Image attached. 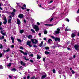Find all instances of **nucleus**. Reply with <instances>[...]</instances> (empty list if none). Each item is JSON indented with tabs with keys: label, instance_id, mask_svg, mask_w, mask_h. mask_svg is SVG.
<instances>
[{
	"label": "nucleus",
	"instance_id": "nucleus-1",
	"mask_svg": "<svg viewBox=\"0 0 79 79\" xmlns=\"http://www.w3.org/2000/svg\"><path fill=\"white\" fill-rule=\"evenodd\" d=\"M51 37H52V38L53 39H54L55 41L56 42H57V41H60V38H58V37L55 38L53 36H52Z\"/></svg>",
	"mask_w": 79,
	"mask_h": 79
},
{
	"label": "nucleus",
	"instance_id": "nucleus-2",
	"mask_svg": "<svg viewBox=\"0 0 79 79\" xmlns=\"http://www.w3.org/2000/svg\"><path fill=\"white\" fill-rule=\"evenodd\" d=\"M33 28L34 29H35V31L36 32H37L39 31V27L37 26V25H34L33 27Z\"/></svg>",
	"mask_w": 79,
	"mask_h": 79
},
{
	"label": "nucleus",
	"instance_id": "nucleus-3",
	"mask_svg": "<svg viewBox=\"0 0 79 79\" xmlns=\"http://www.w3.org/2000/svg\"><path fill=\"white\" fill-rule=\"evenodd\" d=\"M74 48L76 50H77V51H79V45L77 44H75L74 46Z\"/></svg>",
	"mask_w": 79,
	"mask_h": 79
},
{
	"label": "nucleus",
	"instance_id": "nucleus-4",
	"mask_svg": "<svg viewBox=\"0 0 79 79\" xmlns=\"http://www.w3.org/2000/svg\"><path fill=\"white\" fill-rule=\"evenodd\" d=\"M31 41L27 42V45L31 47H32V45H31Z\"/></svg>",
	"mask_w": 79,
	"mask_h": 79
},
{
	"label": "nucleus",
	"instance_id": "nucleus-5",
	"mask_svg": "<svg viewBox=\"0 0 79 79\" xmlns=\"http://www.w3.org/2000/svg\"><path fill=\"white\" fill-rule=\"evenodd\" d=\"M20 52H21V53H23L24 55L27 56V53L26 52H24V51L22 50H19Z\"/></svg>",
	"mask_w": 79,
	"mask_h": 79
},
{
	"label": "nucleus",
	"instance_id": "nucleus-6",
	"mask_svg": "<svg viewBox=\"0 0 79 79\" xmlns=\"http://www.w3.org/2000/svg\"><path fill=\"white\" fill-rule=\"evenodd\" d=\"M4 21L3 22V23L4 24H6L7 23V19H6V17L4 18Z\"/></svg>",
	"mask_w": 79,
	"mask_h": 79
},
{
	"label": "nucleus",
	"instance_id": "nucleus-7",
	"mask_svg": "<svg viewBox=\"0 0 79 79\" xmlns=\"http://www.w3.org/2000/svg\"><path fill=\"white\" fill-rule=\"evenodd\" d=\"M24 16V15L23 14H20L19 15L18 17L19 18H23V17Z\"/></svg>",
	"mask_w": 79,
	"mask_h": 79
},
{
	"label": "nucleus",
	"instance_id": "nucleus-8",
	"mask_svg": "<svg viewBox=\"0 0 79 79\" xmlns=\"http://www.w3.org/2000/svg\"><path fill=\"white\" fill-rule=\"evenodd\" d=\"M17 24L18 25H19L21 24V22L19 19H17Z\"/></svg>",
	"mask_w": 79,
	"mask_h": 79
},
{
	"label": "nucleus",
	"instance_id": "nucleus-9",
	"mask_svg": "<svg viewBox=\"0 0 79 79\" xmlns=\"http://www.w3.org/2000/svg\"><path fill=\"white\" fill-rule=\"evenodd\" d=\"M20 63L22 65H23V66H26V63H23V62L22 61H21Z\"/></svg>",
	"mask_w": 79,
	"mask_h": 79
},
{
	"label": "nucleus",
	"instance_id": "nucleus-10",
	"mask_svg": "<svg viewBox=\"0 0 79 79\" xmlns=\"http://www.w3.org/2000/svg\"><path fill=\"white\" fill-rule=\"evenodd\" d=\"M71 36L72 38H74V37H76V34H74V33H72L71 34Z\"/></svg>",
	"mask_w": 79,
	"mask_h": 79
},
{
	"label": "nucleus",
	"instance_id": "nucleus-11",
	"mask_svg": "<svg viewBox=\"0 0 79 79\" xmlns=\"http://www.w3.org/2000/svg\"><path fill=\"white\" fill-rule=\"evenodd\" d=\"M11 40H12V43L13 44L14 43V42H15V39H14V38L13 36H11Z\"/></svg>",
	"mask_w": 79,
	"mask_h": 79
},
{
	"label": "nucleus",
	"instance_id": "nucleus-12",
	"mask_svg": "<svg viewBox=\"0 0 79 79\" xmlns=\"http://www.w3.org/2000/svg\"><path fill=\"white\" fill-rule=\"evenodd\" d=\"M2 22H0V26H2ZM0 30L1 31H4L3 30V27H0Z\"/></svg>",
	"mask_w": 79,
	"mask_h": 79
},
{
	"label": "nucleus",
	"instance_id": "nucleus-13",
	"mask_svg": "<svg viewBox=\"0 0 79 79\" xmlns=\"http://www.w3.org/2000/svg\"><path fill=\"white\" fill-rule=\"evenodd\" d=\"M12 15V17H15V14L14 13V12H13L12 13H10Z\"/></svg>",
	"mask_w": 79,
	"mask_h": 79
},
{
	"label": "nucleus",
	"instance_id": "nucleus-14",
	"mask_svg": "<svg viewBox=\"0 0 79 79\" xmlns=\"http://www.w3.org/2000/svg\"><path fill=\"white\" fill-rule=\"evenodd\" d=\"M44 53L45 55H48L49 54H50V53L48 51H45L44 52Z\"/></svg>",
	"mask_w": 79,
	"mask_h": 79
},
{
	"label": "nucleus",
	"instance_id": "nucleus-15",
	"mask_svg": "<svg viewBox=\"0 0 79 79\" xmlns=\"http://www.w3.org/2000/svg\"><path fill=\"white\" fill-rule=\"evenodd\" d=\"M11 63H9V64L7 65V67H11Z\"/></svg>",
	"mask_w": 79,
	"mask_h": 79
},
{
	"label": "nucleus",
	"instance_id": "nucleus-16",
	"mask_svg": "<svg viewBox=\"0 0 79 79\" xmlns=\"http://www.w3.org/2000/svg\"><path fill=\"white\" fill-rule=\"evenodd\" d=\"M34 40L35 41V42H34V44H36L37 43H38V41L36 39H34Z\"/></svg>",
	"mask_w": 79,
	"mask_h": 79
},
{
	"label": "nucleus",
	"instance_id": "nucleus-17",
	"mask_svg": "<svg viewBox=\"0 0 79 79\" xmlns=\"http://www.w3.org/2000/svg\"><path fill=\"white\" fill-rule=\"evenodd\" d=\"M11 71H14V72H15L16 71V69L14 68L12 69H10Z\"/></svg>",
	"mask_w": 79,
	"mask_h": 79
},
{
	"label": "nucleus",
	"instance_id": "nucleus-18",
	"mask_svg": "<svg viewBox=\"0 0 79 79\" xmlns=\"http://www.w3.org/2000/svg\"><path fill=\"white\" fill-rule=\"evenodd\" d=\"M27 37H28V39H31V38H32V36L31 35H30L28 36H27Z\"/></svg>",
	"mask_w": 79,
	"mask_h": 79
},
{
	"label": "nucleus",
	"instance_id": "nucleus-19",
	"mask_svg": "<svg viewBox=\"0 0 79 79\" xmlns=\"http://www.w3.org/2000/svg\"><path fill=\"white\" fill-rule=\"evenodd\" d=\"M40 58H41V57H40V56H39V55H37V59L38 60H40Z\"/></svg>",
	"mask_w": 79,
	"mask_h": 79
},
{
	"label": "nucleus",
	"instance_id": "nucleus-20",
	"mask_svg": "<svg viewBox=\"0 0 79 79\" xmlns=\"http://www.w3.org/2000/svg\"><path fill=\"white\" fill-rule=\"evenodd\" d=\"M46 77H47V75H43L41 77V79H44V78H45Z\"/></svg>",
	"mask_w": 79,
	"mask_h": 79
},
{
	"label": "nucleus",
	"instance_id": "nucleus-21",
	"mask_svg": "<svg viewBox=\"0 0 79 79\" xmlns=\"http://www.w3.org/2000/svg\"><path fill=\"white\" fill-rule=\"evenodd\" d=\"M43 45V41H41V43L40 44L39 46L41 47L42 46V45Z\"/></svg>",
	"mask_w": 79,
	"mask_h": 79
},
{
	"label": "nucleus",
	"instance_id": "nucleus-22",
	"mask_svg": "<svg viewBox=\"0 0 79 79\" xmlns=\"http://www.w3.org/2000/svg\"><path fill=\"white\" fill-rule=\"evenodd\" d=\"M17 40L18 42H20V43L22 42V41H21V40L20 39H17Z\"/></svg>",
	"mask_w": 79,
	"mask_h": 79
},
{
	"label": "nucleus",
	"instance_id": "nucleus-23",
	"mask_svg": "<svg viewBox=\"0 0 79 79\" xmlns=\"http://www.w3.org/2000/svg\"><path fill=\"white\" fill-rule=\"evenodd\" d=\"M19 32L20 34H23V33H24V30H21Z\"/></svg>",
	"mask_w": 79,
	"mask_h": 79
},
{
	"label": "nucleus",
	"instance_id": "nucleus-24",
	"mask_svg": "<svg viewBox=\"0 0 79 79\" xmlns=\"http://www.w3.org/2000/svg\"><path fill=\"white\" fill-rule=\"evenodd\" d=\"M55 33L56 34H60V31H55Z\"/></svg>",
	"mask_w": 79,
	"mask_h": 79
},
{
	"label": "nucleus",
	"instance_id": "nucleus-25",
	"mask_svg": "<svg viewBox=\"0 0 79 79\" xmlns=\"http://www.w3.org/2000/svg\"><path fill=\"white\" fill-rule=\"evenodd\" d=\"M45 50H49L50 49V48L48 47H45Z\"/></svg>",
	"mask_w": 79,
	"mask_h": 79
},
{
	"label": "nucleus",
	"instance_id": "nucleus-26",
	"mask_svg": "<svg viewBox=\"0 0 79 79\" xmlns=\"http://www.w3.org/2000/svg\"><path fill=\"white\" fill-rule=\"evenodd\" d=\"M50 41H51V42H52V39H49L48 40V43H49V44H50Z\"/></svg>",
	"mask_w": 79,
	"mask_h": 79
},
{
	"label": "nucleus",
	"instance_id": "nucleus-27",
	"mask_svg": "<svg viewBox=\"0 0 79 79\" xmlns=\"http://www.w3.org/2000/svg\"><path fill=\"white\" fill-rule=\"evenodd\" d=\"M5 39V37H4V36H2V37H0V40H2V39Z\"/></svg>",
	"mask_w": 79,
	"mask_h": 79
},
{
	"label": "nucleus",
	"instance_id": "nucleus-28",
	"mask_svg": "<svg viewBox=\"0 0 79 79\" xmlns=\"http://www.w3.org/2000/svg\"><path fill=\"white\" fill-rule=\"evenodd\" d=\"M71 73L72 74H75V72L74 71V70H72L71 71Z\"/></svg>",
	"mask_w": 79,
	"mask_h": 79
},
{
	"label": "nucleus",
	"instance_id": "nucleus-29",
	"mask_svg": "<svg viewBox=\"0 0 79 79\" xmlns=\"http://www.w3.org/2000/svg\"><path fill=\"white\" fill-rule=\"evenodd\" d=\"M6 51L7 52H10V51H11V50H10V48H8L6 50Z\"/></svg>",
	"mask_w": 79,
	"mask_h": 79
},
{
	"label": "nucleus",
	"instance_id": "nucleus-30",
	"mask_svg": "<svg viewBox=\"0 0 79 79\" xmlns=\"http://www.w3.org/2000/svg\"><path fill=\"white\" fill-rule=\"evenodd\" d=\"M48 33V31H45L44 32V34H47Z\"/></svg>",
	"mask_w": 79,
	"mask_h": 79
},
{
	"label": "nucleus",
	"instance_id": "nucleus-31",
	"mask_svg": "<svg viewBox=\"0 0 79 79\" xmlns=\"http://www.w3.org/2000/svg\"><path fill=\"white\" fill-rule=\"evenodd\" d=\"M31 31L32 32H33V33H35V31H34V30L31 29Z\"/></svg>",
	"mask_w": 79,
	"mask_h": 79
},
{
	"label": "nucleus",
	"instance_id": "nucleus-32",
	"mask_svg": "<svg viewBox=\"0 0 79 79\" xmlns=\"http://www.w3.org/2000/svg\"><path fill=\"white\" fill-rule=\"evenodd\" d=\"M31 41L32 43V44H34V39H31Z\"/></svg>",
	"mask_w": 79,
	"mask_h": 79
},
{
	"label": "nucleus",
	"instance_id": "nucleus-33",
	"mask_svg": "<svg viewBox=\"0 0 79 79\" xmlns=\"http://www.w3.org/2000/svg\"><path fill=\"white\" fill-rule=\"evenodd\" d=\"M2 6V4H1L0 3V10H3V8H2L1 7V6Z\"/></svg>",
	"mask_w": 79,
	"mask_h": 79
},
{
	"label": "nucleus",
	"instance_id": "nucleus-34",
	"mask_svg": "<svg viewBox=\"0 0 79 79\" xmlns=\"http://www.w3.org/2000/svg\"><path fill=\"white\" fill-rule=\"evenodd\" d=\"M11 19H10L8 20V23H11Z\"/></svg>",
	"mask_w": 79,
	"mask_h": 79
},
{
	"label": "nucleus",
	"instance_id": "nucleus-35",
	"mask_svg": "<svg viewBox=\"0 0 79 79\" xmlns=\"http://www.w3.org/2000/svg\"><path fill=\"white\" fill-rule=\"evenodd\" d=\"M52 72L53 73H55V72H56V70H55V69H53Z\"/></svg>",
	"mask_w": 79,
	"mask_h": 79
},
{
	"label": "nucleus",
	"instance_id": "nucleus-36",
	"mask_svg": "<svg viewBox=\"0 0 79 79\" xmlns=\"http://www.w3.org/2000/svg\"><path fill=\"white\" fill-rule=\"evenodd\" d=\"M29 56H31V57H33L34 56V54H31V55H29Z\"/></svg>",
	"mask_w": 79,
	"mask_h": 79
},
{
	"label": "nucleus",
	"instance_id": "nucleus-37",
	"mask_svg": "<svg viewBox=\"0 0 79 79\" xmlns=\"http://www.w3.org/2000/svg\"><path fill=\"white\" fill-rule=\"evenodd\" d=\"M53 20V18H52L50 20V22H52V21Z\"/></svg>",
	"mask_w": 79,
	"mask_h": 79
},
{
	"label": "nucleus",
	"instance_id": "nucleus-38",
	"mask_svg": "<svg viewBox=\"0 0 79 79\" xmlns=\"http://www.w3.org/2000/svg\"><path fill=\"white\" fill-rule=\"evenodd\" d=\"M33 47H35V48H37V46H36V45H34L33 46Z\"/></svg>",
	"mask_w": 79,
	"mask_h": 79
},
{
	"label": "nucleus",
	"instance_id": "nucleus-39",
	"mask_svg": "<svg viewBox=\"0 0 79 79\" xmlns=\"http://www.w3.org/2000/svg\"><path fill=\"white\" fill-rule=\"evenodd\" d=\"M0 69H3V66L2 65H0Z\"/></svg>",
	"mask_w": 79,
	"mask_h": 79
},
{
	"label": "nucleus",
	"instance_id": "nucleus-40",
	"mask_svg": "<svg viewBox=\"0 0 79 79\" xmlns=\"http://www.w3.org/2000/svg\"><path fill=\"white\" fill-rule=\"evenodd\" d=\"M57 31H60V29L59 28H58L57 29Z\"/></svg>",
	"mask_w": 79,
	"mask_h": 79
},
{
	"label": "nucleus",
	"instance_id": "nucleus-41",
	"mask_svg": "<svg viewBox=\"0 0 79 79\" xmlns=\"http://www.w3.org/2000/svg\"><path fill=\"white\" fill-rule=\"evenodd\" d=\"M27 79H30V76L28 75L27 77Z\"/></svg>",
	"mask_w": 79,
	"mask_h": 79
},
{
	"label": "nucleus",
	"instance_id": "nucleus-42",
	"mask_svg": "<svg viewBox=\"0 0 79 79\" xmlns=\"http://www.w3.org/2000/svg\"><path fill=\"white\" fill-rule=\"evenodd\" d=\"M2 56H3V54L0 53V58L2 57Z\"/></svg>",
	"mask_w": 79,
	"mask_h": 79
},
{
	"label": "nucleus",
	"instance_id": "nucleus-43",
	"mask_svg": "<svg viewBox=\"0 0 79 79\" xmlns=\"http://www.w3.org/2000/svg\"><path fill=\"white\" fill-rule=\"evenodd\" d=\"M20 49H21V50H24V48L22 47V46L20 47Z\"/></svg>",
	"mask_w": 79,
	"mask_h": 79
},
{
	"label": "nucleus",
	"instance_id": "nucleus-44",
	"mask_svg": "<svg viewBox=\"0 0 79 79\" xmlns=\"http://www.w3.org/2000/svg\"><path fill=\"white\" fill-rule=\"evenodd\" d=\"M35 76H33V77H32L31 78V79H35Z\"/></svg>",
	"mask_w": 79,
	"mask_h": 79
},
{
	"label": "nucleus",
	"instance_id": "nucleus-45",
	"mask_svg": "<svg viewBox=\"0 0 79 79\" xmlns=\"http://www.w3.org/2000/svg\"><path fill=\"white\" fill-rule=\"evenodd\" d=\"M66 21L67 22H69V19H68L66 18Z\"/></svg>",
	"mask_w": 79,
	"mask_h": 79
},
{
	"label": "nucleus",
	"instance_id": "nucleus-46",
	"mask_svg": "<svg viewBox=\"0 0 79 79\" xmlns=\"http://www.w3.org/2000/svg\"><path fill=\"white\" fill-rule=\"evenodd\" d=\"M30 61L31 63H34V61H33L32 60H30Z\"/></svg>",
	"mask_w": 79,
	"mask_h": 79
},
{
	"label": "nucleus",
	"instance_id": "nucleus-47",
	"mask_svg": "<svg viewBox=\"0 0 79 79\" xmlns=\"http://www.w3.org/2000/svg\"><path fill=\"white\" fill-rule=\"evenodd\" d=\"M44 25L45 26H49V24H44Z\"/></svg>",
	"mask_w": 79,
	"mask_h": 79
},
{
	"label": "nucleus",
	"instance_id": "nucleus-48",
	"mask_svg": "<svg viewBox=\"0 0 79 79\" xmlns=\"http://www.w3.org/2000/svg\"><path fill=\"white\" fill-rule=\"evenodd\" d=\"M11 47L12 48H14V47H15V46H14V45H12L11 46Z\"/></svg>",
	"mask_w": 79,
	"mask_h": 79
},
{
	"label": "nucleus",
	"instance_id": "nucleus-49",
	"mask_svg": "<svg viewBox=\"0 0 79 79\" xmlns=\"http://www.w3.org/2000/svg\"><path fill=\"white\" fill-rule=\"evenodd\" d=\"M1 46L0 47V48H3V46L2 45V44H1Z\"/></svg>",
	"mask_w": 79,
	"mask_h": 79
},
{
	"label": "nucleus",
	"instance_id": "nucleus-50",
	"mask_svg": "<svg viewBox=\"0 0 79 79\" xmlns=\"http://www.w3.org/2000/svg\"><path fill=\"white\" fill-rule=\"evenodd\" d=\"M67 50H71V49L69 48H67Z\"/></svg>",
	"mask_w": 79,
	"mask_h": 79
},
{
	"label": "nucleus",
	"instance_id": "nucleus-51",
	"mask_svg": "<svg viewBox=\"0 0 79 79\" xmlns=\"http://www.w3.org/2000/svg\"><path fill=\"white\" fill-rule=\"evenodd\" d=\"M43 61H45V58H43Z\"/></svg>",
	"mask_w": 79,
	"mask_h": 79
},
{
	"label": "nucleus",
	"instance_id": "nucleus-52",
	"mask_svg": "<svg viewBox=\"0 0 79 79\" xmlns=\"http://www.w3.org/2000/svg\"><path fill=\"white\" fill-rule=\"evenodd\" d=\"M39 35L40 36V37H41V35H42V34H41V33H40L39 34Z\"/></svg>",
	"mask_w": 79,
	"mask_h": 79
},
{
	"label": "nucleus",
	"instance_id": "nucleus-53",
	"mask_svg": "<svg viewBox=\"0 0 79 79\" xmlns=\"http://www.w3.org/2000/svg\"><path fill=\"white\" fill-rule=\"evenodd\" d=\"M25 60H26V61H29V59H26V58L25 57Z\"/></svg>",
	"mask_w": 79,
	"mask_h": 79
},
{
	"label": "nucleus",
	"instance_id": "nucleus-54",
	"mask_svg": "<svg viewBox=\"0 0 79 79\" xmlns=\"http://www.w3.org/2000/svg\"><path fill=\"white\" fill-rule=\"evenodd\" d=\"M53 26V24H49V26Z\"/></svg>",
	"mask_w": 79,
	"mask_h": 79
},
{
	"label": "nucleus",
	"instance_id": "nucleus-55",
	"mask_svg": "<svg viewBox=\"0 0 79 79\" xmlns=\"http://www.w3.org/2000/svg\"><path fill=\"white\" fill-rule=\"evenodd\" d=\"M3 32H4V30H3V31H1L0 32H1V34H2L3 33Z\"/></svg>",
	"mask_w": 79,
	"mask_h": 79
},
{
	"label": "nucleus",
	"instance_id": "nucleus-56",
	"mask_svg": "<svg viewBox=\"0 0 79 79\" xmlns=\"http://www.w3.org/2000/svg\"><path fill=\"white\" fill-rule=\"evenodd\" d=\"M73 57L70 58H69V60H73Z\"/></svg>",
	"mask_w": 79,
	"mask_h": 79
},
{
	"label": "nucleus",
	"instance_id": "nucleus-57",
	"mask_svg": "<svg viewBox=\"0 0 79 79\" xmlns=\"http://www.w3.org/2000/svg\"><path fill=\"white\" fill-rule=\"evenodd\" d=\"M13 12H16V9H14L13 10Z\"/></svg>",
	"mask_w": 79,
	"mask_h": 79
},
{
	"label": "nucleus",
	"instance_id": "nucleus-58",
	"mask_svg": "<svg viewBox=\"0 0 79 79\" xmlns=\"http://www.w3.org/2000/svg\"><path fill=\"white\" fill-rule=\"evenodd\" d=\"M37 24L38 25V26H39L40 25V23H39L38 22H37Z\"/></svg>",
	"mask_w": 79,
	"mask_h": 79
},
{
	"label": "nucleus",
	"instance_id": "nucleus-59",
	"mask_svg": "<svg viewBox=\"0 0 79 79\" xmlns=\"http://www.w3.org/2000/svg\"><path fill=\"white\" fill-rule=\"evenodd\" d=\"M53 1L52 0H51L50 1L49 3H51L53 2Z\"/></svg>",
	"mask_w": 79,
	"mask_h": 79
},
{
	"label": "nucleus",
	"instance_id": "nucleus-60",
	"mask_svg": "<svg viewBox=\"0 0 79 79\" xmlns=\"http://www.w3.org/2000/svg\"><path fill=\"white\" fill-rule=\"evenodd\" d=\"M29 10H30V9H27V11H29Z\"/></svg>",
	"mask_w": 79,
	"mask_h": 79
},
{
	"label": "nucleus",
	"instance_id": "nucleus-61",
	"mask_svg": "<svg viewBox=\"0 0 79 79\" xmlns=\"http://www.w3.org/2000/svg\"><path fill=\"white\" fill-rule=\"evenodd\" d=\"M24 23H26V20L25 19L24 20Z\"/></svg>",
	"mask_w": 79,
	"mask_h": 79
},
{
	"label": "nucleus",
	"instance_id": "nucleus-62",
	"mask_svg": "<svg viewBox=\"0 0 79 79\" xmlns=\"http://www.w3.org/2000/svg\"><path fill=\"white\" fill-rule=\"evenodd\" d=\"M9 78H11V77H12L11 76L9 75Z\"/></svg>",
	"mask_w": 79,
	"mask_h": 79
},
{
	"label": "nucleus",
	"instance_id": "nucleus-63",
	"mask_svg": "<svg viewBox=\"0 0 79 79\" xmlns=\"http://www.w3.org/2000/svg\"><path fill=\"white\" fill-rule=\"evenodd\" d=\"M79 13V9L77 11V13L78 14Z\"/></svg>",
	"mask_w": 79,
	"mask_h": 79
},
{
	"label": "nucleus",
	"instance_id": "nucleus-64",
	"mask_svg": "<svg viewBox=\"0 0 79 79\" xmlns=\"http://www.w3.org/2000/svg\"><path fill=\"white\" fill-rule=\"evenodd\" d=\"M26 79V76L23 77V79Z\"/></svg>",
	"mask_w": 79,
	"mask_h": 79
}]
</instances>
